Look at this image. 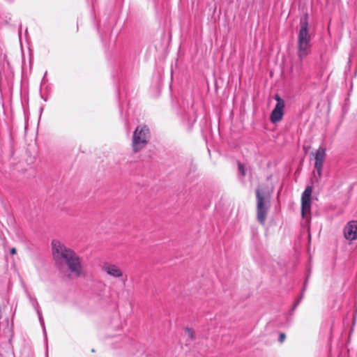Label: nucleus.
<instances>
[{
  "mask_svg": "<svg viewBox=\"0 0 357 357\" xmlns=\"http://www.w3.org/2000/svg\"><path fill=\"white\" fill-rule=\"evenodd\" d=\"M52 253L56 264L61 268H67L69 277L79 278L85 273L82 258L71 248L58 240L52 242Z\"/></svg>",
  "mask_w": 357,
  "mask_h": 357,
  "instance_id": "1",
  "label": "nucleus"
},
{
  "mask_svg": "<svg viewBox=\"0 0 357 357\" xmlns=\"http://www.w3.org/2000/svg\"><path fill=\"white\" fill-rule=\"evenodd\" d=\"M313 34L310 31L307 15L301 19L298 26L296 38V54L300 61H303L312 53L311 41Z\"/></svg>",
  "mask_w": 357,
  "mask_h": 357,
  "instance_id": "2",
  "label": "nucleus"
},
{
  "mask_svg": "<svg viewBox=\"0 0 357 357\" xmlns=\"http://www.w3.org/2000/svg\"><path fill=\"white\" fill-rule=\"evenodd\" d=\"M273 190L266 185H260L256 189L257 218L264 225L271 206V197Z\"/></svg>",
  "mask_w": 357,
  "mask_h": 357,
  "instance_id": "3",
  "label": "nucleus"
},
{
  "mask_svg": "<svg viewBox=\"0 0 357 357\" xmlns=\"http://www.w3.org/2000/svg\"><path fill=\"white\" fill-rule=\"evenodd\" d=\"M149 130L146 126H137L133 132L132 148L137 153L144 149L148 144Z\"/></svg>",
  "mask_w": 357,
  "mask_h": 357,
  "instance_id": "4",
  "label": "nucleus"
},
{
  "mask_svg": "<svg viewBox=\"0 0 357 357\" xmlns=\"http://www.w3.org/2000/svg\"><path fill=\"white\" fill-rule=\"evenodd\" d=\"M102 270L109 276L114 279L121 280L125 283L128 280V275L123 273V270L116 264L106 262L102 266Z\"/></svg>",
  "mask_w": 357,
  "mask_h": 357,
  "instance_id": "5",
  "label": "nucleus"
},
{
  "mask_svg": "<svg viewBox=\"0 0 357 357\" xmlns=\"http://www.w3.org/2000/svg\"><path fill=\"white\" fill-rule=\"evenodd\" d=\"M326 155V149L323 147H319L314 153V168L317 171V174H314V179L316 181H318L321 177L323 163Z\"/></svg>",
  "mask_w": 357,
  "mask_h": 357,
  "instance_id": "6",
  "label": "nucleus"
},
{
  "mask_svg": "<svg viewBox=\"0 0 357 357\" xmlns=\"http://www.w3.org/2000/svg\"><path fill=\"white\" fill-rule=\"evenodd\" d=\"M275 99L277 104L270 116V119L273 123H277L282 120L285 105L284 101L278 95L275 96Z\"/></svg>",
  "mask_w": 357,
  "mask_h": 357,
  "instance_id": "7",
  "label": "nucleus"
},
{
  "mask_svg": "<svg viewBox=\"0 0 357 357\" xmlns=\"http://www.w3.org/2000/svg\"><path fill=\"white\" fill-rule=\"evenodd\" d=\"M312 188L308 186L304 190L301 197V214L303 218H307L306 215L310 213L311 207V194Z\"/></svg>",
  "mask_w": 357,
  "mask_h": 357,
  "instance_id": "8",
  "label": "nucleus"
},
{
  "mask_svg": "<svg viewBox=\"0 0 357 357\" xmlns=\"http://www.w3.org/2000/svg\"><path fill=\"white\" fill-rule=\"evenodd\" d=\"M344 236L346 239L354 241L357 238V221H351L344 229Z\"/></svg>",
  "mask_w": 357,
  "mask_h": 357,
  "instance_id": "9",
  "label": "nucleus"
},
{
  "mask_svg": "<svg viewBox=\"0 0 357 357\" xmlns=\"http://www.w3.org/2000/svg\"><path fill=\"white\" fill-rule=\"evenodd\" d=\"M238 167L239 172L241 174L242 176H244L246 174V170L245 167L241 163L238 162Z\"/></svg>",
  "mask_w": 357,
  "mask_h": 357,
  "instance_id": "10",
  "label": "nucleus"
},
{
  "mask_svg": "<svg viewBox=\"0 0 357 357\" xmlns=\"http://www.w3.org/2000/svg\"><path fill=\"white\" fill-rule=\"evenodd\" d=\"M186 332L188 333V335L191 338V339H194L195 338V333L193 331H192L191 329L190 328H188L186 330Z\"/></svg>",
  "mask_w": 357,
  "mask_h": 357,
  "instance_id": "11",
  "label": "nucleus"
},
{
  "mask_svg": "<svg viewBox=\"0 0 357 357\" xmlns=\"http://www.w3.org/2000/svg\"><path fill=\"white\" fill-rule=\"evenodd\" d=\"M285 335L284 333H281L279 336V341L282 342L285 340Z\"/></svg>",
  "mask_w": 357,
  "mask_h": 357,
  "instance_id": "12",
  "label": "nucleus"
},
{
  "mask_svg": "<svg viewBox=\"0 0 357 357\" xmlns=\"http://www.w3.org/2000/svg\"><path fill=\"white\" fill-rule=\"evenodd\" d=\"M17 250H16V248H13L11 250H10V253L12 255H15L16 253Z\"/></svg>",
  "mask_w": 357,
  "mask_h": 357,
  "instance_id": "13",
  "label": "nucleus"
},
{
  "mask_svg": "<svg viewBox=\"0 0 357 357\" xmlns=\"http://www.w3.org/2000/svg\"><path fill=\"white\" fill-rule=\"evenodd\" d=\"M40 321L41 324H43V320L40 317Z\"/></svg>",
  "mask_w": 357,
  "mask_h": 357,
  "instance_id": "14",
  "label": "nucleus"
}]
</instances>
